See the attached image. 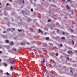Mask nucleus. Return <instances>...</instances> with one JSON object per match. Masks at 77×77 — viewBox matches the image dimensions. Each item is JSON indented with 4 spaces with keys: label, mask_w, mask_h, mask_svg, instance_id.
Masks as SVG:
<instances>
[{
    "label": "nucleus",
    "mask_w": 77,
    "mask_h": 77,
    "mask_svg": "<svg viewBox=\"0 0 77 77\" xmlns=\"http://www.w3.org/2000/svg\"><path fill=\"white\" fill-rule=\"evenodd\" d=\"M9 30H11V29L10 28H8L7 30V31H9Z\"/></svg>",
    "instance_id": "nucleus-15"
},
{
    "label": "nucleus",
    "mask_w": 77,
    "mask_h": 77,
    "mask_svg": "<svg viewBox=\"0 0 77 77\" xmlns=\"http://www.w3.org/2000/svg\"><path fill=\"white\" fill-rule=\"evenodd\" d=\"M6 33V31H4L3 32V33Z\"/></svg>",
    "instance_id": "nucleus-33"
},
{
    "label": "nucleus",
    "mask_w": 77,
    "mask_h": 77,
    "mask_svg": "<svg viewBox=\"0 0 77 77\" xmlns=\"http://www.w3.org/2000/svg\"><path fill=\"white\" fill-rule=\"evenodd\" d=\"M33 8H31V12H32L33 11Z\"/></svg>",
    "instance_id": "nucleus-19"
},
{
    "label": "nucleus",
    "mask_w": 77,
    "mask_h": 77,
    "mask_svg": "<svg viewBox=\"0 0 77 77\" xmlns=\"http://www.w3.org/2000/svg\"><path fill=\"white\" fill-rule=\"evenodd\" d=\"M57 33H59V31L57 30Z\"/></svg>",
    "instance_id": "nucleus-34"
},
{
    "label": "nucleus",
    "mask_w": 77,
    "mask_h": 77,
    "mask_svg": "<svg viewBox=\"0 0 77 77\" xmlns=\"http://www.w3.org/2000/svg\"><path fill=\"white\" fill-rule=\"evenodd\" d=\"M6 6H9V4L7 3L6 4Z\"/></svg>",
    "instance_id": "nucleus-27"
},
{
    "label": "nucleus",
    "mask_w": 77,
    "mask_h": 77,
    "mask_svg": "<svg viewBox=\"0 0 77 77\" xmlns=\"http://www.w3.org/2000/svg\"><path fill=\"white\" fill-rule=\"evenodd\" d=\"M18 32H20L22 31V29H21L20 30L18 29Z\"/></svg>",
    "instance_id": "nucleus-13"
},
{
    "label": "nucleus",
    "mask_w": 77,
    "mask_h": 77,
    "mask_svg": "<svg viewBox=\"0 0 77 77\" xmlns=\"http://www.w3.org/2000/svg\"><path fill=\"white\" fill-rule=\"evenodd\" d=\"M42 45L43 47H46L47 45V44L45 43H43L42 44Z\"/></svg>",
    "instance_id": "nucleus-2"
},
{
    "label": "nucleus",
    "mask_w": 77,
    "mask_h": 77,
    "mask_svg": "<svg viewBox=\"0 0 77 77\" xmlns=\"http://www.w3.org/2000/svg\"><path fill=\"white\" fill-rule=\"evenodd\" d=\"M6 75H10V74L9 73H8V72H7L6 73Z\"/></svg>",
    "instance_id": "nucleus-12"
},
{
    "label": "nucleus",
    "mask_w": 77,
    "mask_h": 77,
    "mask_svg": "<svg viewBox=\"0 0 77 77\" xmlns=\"http://www.w3.org/2000/svg\"><path fill=\"white\" fill-rule=\"evenodd\" d=\"M32 73H33V71H32Z\"/></svg>",
    "instance_id": "nucleus-47"
},
{
    "label": "nucleus",
    "mask_w": 77,
    "mask_h": 77,
    "mask_svg": "<svg viewBox=\"0 0 77 77\" xmlns=\"http://www.w3.org/2000/svg\"><path fill=\"white\" fill-rule=\"evenodd\" d=\"M67 56H69V55H68Z\"/></svg>",
    "instance_id": "nucleus-55"
},
{
    "label": "nucleus",
    "mask_w": 77,
    "mask_h": 77,
    "mask_svg": "<svg viewBox=\"0 0 77 77\" xmlns=\"http://www.w3.org/2000/svg\"><path fill=\"white\" fill-rule=\"evenodd\" d=\"M4 18H5V19H6V17H4Z\"/></svg>",
    "instance_id": "nucleus-46"
},
{
    "label": "nucleus",
    "mask_w": 77,
    "mask_h": 77,
    "mask_svg": "<svg viewBox=\"0 0 77 77\" xmlns=\"http://www.w3.org/2000/svg\"><path fill=\"white\" fill-rule=\"evenodd\" d=\"M3 64L5 66H7V65H6V64L5 63H4Z\"/></svg>",
    "instance_id": "nucleus-16"
},
{
    "label": "nucleus",
    "mask_w": 77,
    "mask_h": 77,
    "mask_svg": "<svg viewBox=\"0 0 77 77\" xmlns=\"http://www.w3.org/2000/svg\"><path fill=\"white\" fill-rule=\"evenodd\" d=\"M0 53H2V51H0Z\"/></svg>",
    "instance_id": "nucleus-43"
},
{
    "label": "nucleus",
    "mask_w": 77,
    "mask_h": 77,
    "mask_svg": "<svg viewBox=\"0 0 77 77\" xmlns=\"http://www.w3.org/2000/svg\"><path fill=\"white\" fill-rule=\"evenodd\" d=\"M71 72H72V73H73V72H72V71H71V70L70 71Z\"/></svg>",
    "instance_id": "nucleus-35"
},
{
    "label": "nucleus",
    "mask_w": 77,
    "mask_h": 77,
    "mask_svg": "<svg viewBox=\"0 0 77 77\" xmlns=\"http://www.w3.org/2000/svg\"><path fill=\"white\" fill-rule=\"evenodd\" d=\"M62 34H63V35H64V34H65V33L64 32H63Z\"/></svg>",
    "instance_id": "nucleus-30"
},
{
    "label": "nucleus",
    "mask_w": 77,
    "mask_h": 77,
    "mask_svg": "<svg viewBox=\"0 0 77 77\" xmlns=\"http://www.w3.org/2000/svg\"><path fill=\"white\" fill-rule=\"evenodd\" d=\"M72 45H74V41H73V40H72Z\"/></svg>",
    "instance_id": "nucleus-17"
},
{
    "label": "nucleus",
    "mask_w": 77,
    "mask_h": 77,
    "mask_svg": "<svg viewBox=\"0 0 77 77\" xmlns=\"http://www.w3.org/2000/svg\"><path fill=\"white\" fill-rule=\"evenodd\" d=\"M0 5H2V3H0Z\"/></svg>",
    "instance_id": "nucleus-41"
},
{
    "label": "nucleus",
    "mask_w": 77,
    "mask_h": 77,
    "mask_svg": "<svg viewBox=\"0 0 77 77\" xmlns=\"http://www.w3.org/2000/svg\"><path fill=\"white\" fill-rule=\"evenodd\" d=\"M69 58L68 57H67V59H69Z\"/></svg>",
    "instance_id": "nucleus-39"
},
{
    "label": "nucleus",
    "mask_w": 77,
    "mask_h": 77,
    "mask_svg": "<svg viewBox=\"0 0 77 77\" xmlns=\"http://www.w3.org/2000/svg\"><path fill=\"white\" fill-rule=\"evenodd\" d=\"M72 14H74V13L73 12H72Z\"/></svg>",
    "instance_id": "nucleus-42"
},
{
    "label": "nucleus",
    "mask_w": 77,
    "mask_h": 77,
    "mask_svg": "<svg viewBox=\"0 0 77 77\" xmlns=\"http://www.w3.org/2000/svg\"><path fill=\"white\" fill-rule=\"evenodd\" d=\"M22 13L23 14V15H24V14H25V11H22Z\"/></svg>",
    "instance_id": "nucleus-4"
},
{
    "label": "nucleus",
    "mask_w": 77,
    "mask_h": 77,
    "mask_svg": "<svg viewBox=\"0 0 77 77\" xmlns=\"http://www.w3.org/2000/svg\"><path fill=\"white\" fill-rule=\"evenodd\" d=\"M26 44H27L28 45H29V44H30V43L28 42H26Z\"/></svg>",
    "instance_id": "nucleus-21"
},
{
    "label": "nucleus",
    "mask_w": 77,
    "mask_h": 77,
    "mask_svg": "<svg viewBox=\"0 0 77 77\" xmlns=\"http://www.w3.org/2000/svg\"><path fill=\"white\" fill-rule=\"evenodd\" d=\"M56 56H58V53H56Z\"/></svg>",
    "instance_id": "nucleus-22"
},
{
    "label": "nucleus",
    "mask_w": 77,
    "mask_h": 77,
    "mask_svg": "<svg viewBox=\"0 0 77 77\" xmlns=\"http://www.w3.org/2000/svg\"><path fill=\"white\" fill-rule=\"evenodd\" d=\"M68 54H71L72 53V52H71V51H68Z\"/></svg>",
    "instance_id": "nucleus-6"
},
{
    "label": "nucleus",
    "mask_w": 77,
    "mask_h": 77,
    "mask_svg": "<svg viewBox=\"0 0 77 77\" xmlns=\"http://www.w3.org/2000/svg\"><path fill=\"white\" fill-rule=\"evenodd\" d=\"M51 21V19H49V20H48V22H49V21Z\"/></svg>",
    "instance_id": "nucleus-23"
},
{
    "label": "nucleus",
    "mask_w": 77,
    "mask_h": 77,
    "mask_svg": "<svg viewBox=\"0 0 77 77\" xmlns=\"http://www.w3.org/2000/svg\"><path fill=\"white\" fill-rule=\"evenodd\" d=\"M10 70H11V69H10Z\"/></svg>",
    "instance_id": "nucleus-56"
},
{
    "label": "nucleus",
    "mask_w": 77,
    "mask_h": 77,
    "mask_svg": "<svg viewBox=\"0 0 77 77\" xmlns=\"http://www.w3.org/2000/svg\"><path fill=\"white\" fill-rule=\"evenodd\" d=\"M71 30L72 32H73V30H72V29H71Z\"/></svg>",
    "instance_id": "nucleus-32"
},
{
    "label": "nucleus",
    "mask_w": 77,
    "mask_h": 77,
    "mask_svg": "<svg viewBox=\"0 0 77 77\" xmlns=\"http://www.w3.org/2000/svg\"><path fill=\"white\" fill-rule=\"evenodd\" d=\"M67 1L68 2H70V0H67Z\"/></svg>",
    "instance_id": "nucleus-37"
},
{
    "label": "nucleus",
    "mask_w": 77,
    "mask_h": 77,
    "mask_svg": "<svg viewBox=\"0 0 77 77\" xmlns=\"http://www.w3.org/2000/svg\"><path fill=\"white\" fill-rule=\"evenodd\" d=\"M62 45L61 44V45H60V46H61V47H62Z\"/></svg>",
    "instance_id": "nucleus-40"
},
{
    "label": "nucleus",
    "mask_w": 77,
    "mask_h": 77,
    "mask_svg": "<svg viewBox=\"0 0 77 77\" xmlns=\"http://www.w3.org/2000/svg\"><path fill=\"white\" fill-rule=\"evenodd\" d=\"M13 49L15 51H17V49L15 48H13Z\"/></svg>",
    "instance_id": "nucleus-18"
},
{
    "label": "nucleus",
    "mask_w": 77,
    "mask_h": 77,
    "mask_svg": "<svg viewBox=\"0 0 77 77\" xmlns=\"http://www.w3.org/2000/svg\"><path fill=\"white\" fill-rule=\"evenodd\" d=\"M0 61H1V59H0Z\"/></svg>",
    "instance_id": "nucleus-51"
},
{
    "label": "nucleus",
    "mask_w": 77,
    "mask_h": 77,
    "mask_svg": "<svg viewBox=\"0 0 77 77\" xmlns=\"http://www.w3.org/2000/svg\"><path fill=\"white\" fill-rule=\"evenodd\" d=\"M44 69H46V66H45Z\"/></svg>",
    "instance_id": "nucleus-36"
},
{
    "label": "nucleus",
    "mask_w": 77,
    "mask_h": 77,
    "mask_svg": "<svg viewBox=\"0 0 77 77\" xmlns=\"http://www.w3.org/2000/svg\"><path fill=\"white\" fill-rule=\"evenodd\" d=\"M47 77H49V76L48 75H47Z\"/></svg>",
    "instance_id": "nucleus-45"
},
{
    "label": "nucleus",
    "mask_w": 77,
    "mask_h": 77,
    "mask_svg": "<svg viewBox=\"0 0 77 77\" xmlns=\"http://www.w3.org/2000/svg\"><path fill=\"white\" fill-rule=\"evenodd\" d=\"M13 29L14 31L15 30V28H13Z\"/></svg>",
    "instance_id": "nucleus-38"
},
{
    "label": "nucleus",
    "mask_w": 77,
    "mask_h": 77,
    "mask_svg": "<svg viewBox=\"0 0 77 77\" xmlns=\"http://www.w3.org/2000/svg\"><path fill=\"white\" fill-rule=\"evenodd\" d=\"M49 1H50V2H51V0H49Z\"/></svg>",
    "instance_id": "nucleus-49"
},
{
    "label": "nucleus",
    "mask_w": 77,
    "mask_h": 77,
    "mask_svg": "<svg viewBox=\"0 0 77 77\" xmlns=\"http://www.w3.org/2000/svg\"><path fill=\"white\" fill-rule=\"evenodd\" d=\"M70 40H71V39H70Z\"/></svg>",
    "instance_id": "nucleus-54"
},
{
    "label": "nucleus",
    "mask_w": 77,
    "mask_h": 77,
    "mask_svg": "<svg viewBox=\"0 0 77 77\" xmlns=\"http://www.w3.org/2000/svg\"><path fill=\"white\" fill-rule=\"evenodd\" d=\"M46 66H48V65H47V63H46Z\"/></svg>",
    "instance_id": "nucleus-29"
},
{
    "label": "nucleus",
    "mask_w": 77,
    "mask_h": 77,
    "mask_svg": "<svg viewBox=\"0 0 77 77\" xmlns=\"http://www.w3.org/2000/svg\"><path fill=\"white\" fill-rule=\"evenodd\" d=\"M28 75H29V77H32V75H30V74H28Z\"/></svg>",
    "instance_id": "nucleus-24"
},
{
    "label": "nucleus",
    "mask_w": 77,
    "mask_h": 77,
    "mask_svg": "<svg viewBox=\"0 0 77 77\" xmlns=\"http://www.w3.org/2000/svg\"><path fill=\"white\" fill-rule=\"evenodd\" d=\"M43 63H45V60L44 59H43Z\"/></svg>",
    "instance_id": "nucleus-26"
},
{
    "label": "nucleus",
    "mask_w": 77,
    "mask_h": 77,
    "mask_svg": "<svg viewBox=\"0 0 77 77\" xmlns=\"http://www.w3.org/2000/svg\"><path fill=\"white\" fill-rule=\"evenodd\" d=\"M10 2H12V0H10Z\"/></svg>",
    "instance_id": "nucleus-44"
},
{
    "label": "nucleus",
    "mask_w": 77,
    "mask_h": 77,
    "mask_svg": "<svg viewBox=\"0 0 77 77\" xmlns=\"http://www.w3.org/2000/svg\"><path fill=\"white\" fill-rule=\"evenodd\" d=\"M66 8L67 9H70V7L67 5L66 6Z\"/></svg>",
    "instance_id": "nucleus-3"
},
{
    "label": "nucleus",
    "mask_w": 77,
    "mask_h": 77,
    "mask_svg": "<svg viewBox=\"0 0 77 77\" xmlns=\"http://www.w3.org/2000/svg\"><path fill=\"white\" fill-rule=\"evenodd\" d=\"M20 44H21V45H25V43H21Z\"/></svg>",
    "instance_id": "nucleus-10"
},
{
    "label": "nucleus",
    "mask_w": 77,
    "mask_h": 77,
    "mask_svg": "<svg viewBox=\"0 0 77 77\" xmlns=\"http://www.w3.org/2000/svg\"><path fill=\"white\" fill-rule=\"evenodd\" d=\"M5 42H6V43H9V40H7L5 41Z\"/></svg>",
    "instance_id": "nucleus-7"
},
{
    "label": "nucleus",
    "mask_w": 77,
    "mask_h": 77,
    "mask_svg": "<svg viewBox=\"0 0 77 77\" xmlns=\"http://www.w3.org/2000/svg\"><path fill=\"white\" fill-rule=\"evenodd\" d=\"M61 39H65V37H63L61 38Z\"/></svg>",
    "instance_id": "nucleus-14"
},
{
    "label": "nucleus",
    "mask_w": 77,
    "mask_h": 77,
    "mask_svg": "<svg viewBox=\"0 0 77 77\" xmlns=\"http://www.w3.org/2000/svg\"><path fill=\"white\" fill-rule=\"evenodd\" d=\"M11 45H14V42H11Z\"/></svg>",
    "instance_id": "nucleus-9"
},
{
    "label": "nucleus",
    "mask_w": 77,
    "mask_h": 77,
    "mask_svg": "<svg viewBox=\"0 0 77 77\" xmlns=\"http://www.w3.org/2000/svg\"><path fill=\"white\" fill-rule=\"evenodd\" d=\"M39 33H42L43 32L41 30V29H39Z\"/></svg>",
    "instance_id": "nucleus-5"
},
{
    "label": "nucleus",
    "mask_w": 77,
    "mask_h": 77,
    "mask_svg": "<svg viewBox=\"0 0 77 77\" xmlns=\"http://www.w3.org/2000/svg\"><path fill=\"white\" fill-rule=\"evenodd\" d=\"M51 61H52V60L51 59Z\"/></svg>",
    "instance_id": "nucleus-52"
},
{
    "label": "nucleus",
    "mask_w": 77,
    "mask_h": 77,
    "mask_svg": "<svg viewBox=\"0 0 77 77\" xmlns=\"http://www.w3.org/2000/svg\"><path fill=\"white\" fill-rule=\"evenodd\" d=\"M20 21H22V20L21 19Z\"/></svg>",
    "instance_id": "nucleus-50"
},
{
    "label": "nucleus",
    "mask_w": 77,
    "mask_h": 77,
    "mask_svg": "<svg viewBox=\"0 0 77 77\" xmlns=\"http://www.w3.org/2000/svg\"><path fill=\"white\" fill-rule=\"evenodd\" d=\"M0 71H2V70H1Z\"/></svg>",
    "instance_id": "nucleus-48"
},
{
    "label": "nucleus",
    "mask_w": 77,
    "mask_h": 77,
    "mask_svg": "<svg viewBox=\"0 0 77 77\" xmlns=\"http://www.w3.org/2000/svg\"><path fill=\"white\" fill-rule=\"evenodd\" d=\"M42 1H43V2H44V0H42Z\"/></svg>",
    "instance_id": "nucleus-53"
},
{
    "label": "nucleus",
    "mask_w": 77,
    "mask_h": 77,
    "mask_svg": "<svg viewBox=\"0 0 77 77\" xmlns=\"http://www.w3.org/2000/svg\"><path fill=\"white\" fill-rule=\"evenodd\" d=\"M8 60L9 63H11V64H14V58H10L8 59Z\"/></svg>",
    "instance_id": "nucleus-1"
},
{
    "label": "nucleus",
    "mask_w": 77,
    "mask_h": 77,
    "mask_svg": "<svg viewBox=\"0 0 77 77\" xmlns=\"http://www.w3.org/2000/svg\"><path fill=\"white\" fill-rule=\"evenodd\" d=\"M23 0V4H24V0Z\"/></svg>",
    "instance_id": "nucleus-31"
},
{
    "label": "nucleus",
    "mask_w": 77,
    "mask_h": 77,
    "mask_svg": "<svg viewBox=\"0 0 77 77\" xmlns=\"http://www.w3.org/2000/svg\"><path fill=\"white\" fill-rule=\"evenodd\" d=\"M2 38H8V37H6V36H2Z\"/></svg>",
    "instance_id": "nucleus-8"
},
{
    "label": "nucleus",
    "mask_w": 77,
    "mask_h": 77,
    "mask_svg": "<svg viewBox=\"0 0 77 77\" xmlns=\"http://www.w3.org/2000/svg\"><path fill=\"white\" fill-rule=\"evenodd\" d=\"M10 68H11V69H13V67H12V66H11Z\"/></svg>",
    "instance_id": "nucleus-20"
},
{
    "label": "nucleus",
    "mask_w": 77,
    "mask_h": 77,
    "mask_svg": "<svg viewBox=\"0 0 77 77\" xmlns=\"http://www.w3.org/2000/svg\"><path fill=\"white\" fill-rule=\"evenodd\" d=\"M51 13V11H50L49 12V14H50Z\"/></svg>",
    "instance_id": "nucleus-28"
},
{
    "label": "nucleus",
    "mask_w": 77,
    "mask_h": 77,
    "mask_svg": "<svg viewBox=\"0 0 77 77\" xmlns=\"http://www.w3.org/2000/svg\"><path fill=\"white\" fill-rule=\"evenodd\" d=\"M49 39L50 38H49V37H47L46 38V40H47V41L48 40H49Z\"/></svg>",
    "instance_id": "nucleus-11"
},
{
    "label": "nucleus",
    "mask_w": 77,
    "mask_h": 77,
    "mask_svg": "<svg viewBox=\"0 0 77 77\" xmlns=\"http://www.w3.org/2000/svg\"><path fill=\"white\" fill-rule=\"evenodd\" d=\"M7 14H7V13H5L4 14V15H7Z\"/></svg>",
    "instance_id": "nucleus-25"
}]
</instances>
